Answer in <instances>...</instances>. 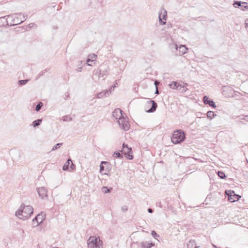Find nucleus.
Wrapping results in <instances>:
<instances>
[{
    "label": "nucleus",
    "instance_id": "f257e3e1",
    "mask_svg": "<svg viewBox=\"0 0 248 248\" xmlns=\"http://www.w3.org/2000/svg\"><path fill=\"white\" fill-rule=\"evenodd\" d=\"M33 209L31 206H23L16 213V216L22 219L29 217L33 213Z\"/></svg>",
    "mask_w": 248,
    "mask_h": 248
},
{
    "label": "nucleus",
    "instance_id": "f03ea898",
    "mask_svg": "<svg viewBox=\"0 0 248 248\" xmlns=\"http://www.w3.org/2000/svg\"><path fill=\"white\" fill-rule=\"evenodd\" d=\"M185 139V133L181 130H176L173 132L171 140L174 144H177L183 141Z\"/></svg>",
    "mask_w": 248,
    "mask_h": 248
},
{
    "label": "nucleus",
    "instance_id": "7ed1b4c3",
    "mask_svg": "<svg viewBox=\"0 0 248 248\" xmlns=\"http://www.w3.org/2000/svg\"><path fill=\"white\" fill-rule=\"evenodd\" d=\"M102 242L99 237L90 236L88 240V248H102Z\"/></svg>",
    "mask_w": 248,
    "mask_h": 248
},
{
    "label": "nucleus",
    "instance_id": "20e7f679",
    "mask_svg": "<svg viewBox=\"0 0 248 248\" xmlns=\"http://www.w3.org/2000/svg\"><path fill=\"white\" fill-rule=\"evenodd\" d=\"M225 194L228 196V200L231 202L237 201L241 198L239 195L236 194L234 191L231 190L225 191Z\"/></svg>",
    "mask_w": 248,
    "mask_h": 248
},
{
    "label": "nucleus",
    "instance_id": "39448f33",
    "mask_svg": "<svg viewBox=\"0 0 248 248\" xmlns=\"http://www.w3.org/2000/svg\"><path fill=\"white\" fill-rule=\"evenodd\" d=\"M120 126L123 129L127 130L130 128V124L128 119L126 117H122L120 120H118Z\"/></svg>",
    "mask_w": 248,
    "mask_h": 248
},
{
    "label": "nucleus",
    "instance_id": "423d86ee",
    "mask_svg": "<svg viewBox=\"0 0 248 248\" xmlns=\"http://www.w3.org/2000/svg\"><path fill=\"white\" fill-rule=\"evenodd\" d=\"M121 152L123 153L128 159L131 160L133 158L131 148L128 147L127 145L123 144V150Z\"/></svg>",
    "mask_w": 248,
    "mask_h": 248
},
{
    "label": "nucleus",
    "instance_id": "0eeeda50",
    "mask_svg": "<svg viewBox=\"0 0 248 248\" xmlns=\"http://www.w3.org/2000/svg\"><path fill=\"white\" fill-rule=\"evenodd\" d=\"M110 165L108 162L103 161L101 163L100 167V172L102 174H107L109 171Z\"/></svg>",
    "mask_w": 248,
    "mask_h": 248
},
{
    "label": "nucleus",
    "instance_id": "6e6552de",
    "mask_svg": "<svg viewBox=\"0 0 248 248\" xmlns=\"http://www.w3.org/2000/svg\"><path fill=\"white\" fill-rule=\"evenodd\" d=\"M75 166L71 159H68L62 167L64 170L73 171L75 170Z\"/></svg>",
    "mask_w": 248,
    "mask_h": 248
},
{
    "label": "nucleus",
    "instance_id": "1a4fd4ad",
    "mask_svg": "<svg viewBox=\"0 0 248 248\" xmlns=\"http://www.w3.org/2000/svg\"><path fill=\"white\" fill-rule=\"evenodd\" d=\"M45 215L41 213L38 214L35 218L33 219L32 222L34 226H37L39 224L41 223L45 218Z\"/></svg>",
    "mask_w": 248,
    "mask_h": 248
},
{
    "label": "nucleus",
    "instance_id": "9d476101",
    "mask_svg": "<svg viewBox=\"0 0 248 248\" xmlns=\"http://www.w3.org/2000/svg\"><path fill=\"white\" fill-rule=\"evenodd\" d=\"M113 116L116 119L120 120V119L122 118V117H124L122 114V111L120 108H116L113 112Z\"/></svg>",
    "mask_w": 248,
    "mask_h": 248
},
{
    "label": "nucleus",
    "instance_id": "9b49d317",
    "mask_svg": "<svg viewBox=\"0 0 248 248\" xmlns=\"http://www.w3.org/2000/svg\"><path fill=\"white\" fill-rule=\"evenodd\" d=\"M167 17V12L165 11H161L159 16V21L162 23L163 24H165L166 23Z\"/></svg>",
    "mask_w": 248,
    "mask_h": 248
},
{
    "label": "nucleus",
    "instance_id": "f8f14e48",
    "mask_svg": "<svg viewBox=\"0 0 248 248\" xmlns=\"http://www.w3.org/2000/svg\"><path fill=\"white\" fill-rule=\"evenodd\" d=\"M97 59V56L94 54H90L88 56V58L87 60V64L88 65L92 66L91 62H95Z\"/></svg>",
    "mask_w": 248,
    "mask_h": 248
},
{
    "label": "nucleus",
    "instance_id": "ddd939ff",
    "mask_svg": "<svg viewBox=\"0 0 248 248\" xmlns=\"http://www.w3.org/2000/svg\"><path fill=\"white\" fill-rule=\"evenodd\" d=\"M148 104L149 106L152 105V107L150 109L147 111V112H152L155 110L157 105V104L154 101H150Z\"/></svg>",
    "mask_w": 248,
    "mask_h": 248
},
{
    "label": "nucleus",
    "instance_id": "4468645a",
    "mask_svg": "<svg viewBox=\"0 0 248 248\" xmlns=\"http://www.w3.org/2000/svg\"><path fill=\"white\" fill-rule=\"evenodd\" d=\"M203 101L204 104H208L210 106H212L214 108L216 107L215 102L213 101L209 100L207 96H204L203 98Z\"/></svg>",
    "mask_w": 248,
    "mask_h": 248
},
{
    "label": "nucleus",
    "instance_id": "2eb2a0df",
    "mask_svg": "<svg viewBox=\"0 0 248 248\" xmlns=\"http://www.w3.org/2000/svg\"><path fill=\"white\" fill-rule=\"evenodd\" d=\"M178 85H179V87L178 89H177L178 90H181V91L182 92H186L187 90L186 88V86H187V83L184 82H182L181 83L179 82Z\"/></svg>",
    "mask_w": 248,
    "mask_h": 248
},
{
    "label": "nucleus",
    "instance_id": "dca6fc26",
    "mask_svg": "<svg viewBox=\"0 0 248 248\" xmlns=\"http://www.w3.org/2000/svg\"><path fill=\"white\" fill-rule=\"evenodd\" d=\"M178 84L179 82L176 81H173L169 84V86L171 89H177L179 87V85Z\"/></svg>",
    "mask_w": 248,
    "mask_h": 248
},
{
    "label": "nucleus",
    "instance_id": "f3484780",
    "mask_svg": "<svg viewBox=\"0 0 248 248\" xmlns=\"http://www.w3.org/2000/svg\"><path fill=\"white\" fill-rule=\"evenodd\" d=\"M179 51L181 54H184L187 51V48L185 46H181L179 48Z\"/></svg>",
    "mask_w": 248,
    "mask_h": 248
},
{
    "label": "nucleus",
    "instance_id": "a211bd4d",
    "mask_svg": "<svg viewBox=\"0 0 248 248\" xmlns=\"http://www.w3.org/2000/svg\"><path fill=\"white\" fill-rule=\"evenodd\" d=\"M188 248H197L195 242L194 241H190L187 244Z\"/></svg>",
    "mask_w": 248,
    "mask_h": 248
},
{
    "label": "nucleus",
    "instance_id": "6ab92c4d",
    "mask_svg": "<svg viewBox=\"0 0 248 248\" xmlns=\"http://www.w3.org/2000/svg\"><path fill=\"white\" fill-rule=\"evenodd\" d=\"M240 7L243 10H245L248 9V5L247 2H242Z\"/></svg>",
    "mask_w": 248,
    "mask_h": 248
},
{
    "label": "nucleus",
    "instance_id": "aec40b11",
    "mask_svg": "<svg viewBox=\"0 0 248 248\" xmlns=\"http://www.w3.org/2000/svg\"><path fill=\"white\" fill-rule=\"evenodd\" d=\"M111 189H112V188H111L110 189H109L107 187H106V186H104L102 188V191L104 193H109Z\"/></svg>",
    "mask_w": 248,
    "mask_h": 248
},
{
    "label": "nucleus",
    "instance_id": "412c9836",
    "mask_svg": "<svg viewBox=\"0 0 248 248\" xmlns=\"http://www.w3.org/2000/svg\"><path fill=\"white\" fill-rule=\"evenodd\" d=\"M42 120L40 119L35 120L34 121L32 125L33 127H36L40 124V122H41Z\"/></svg>",
    "mask_w": 248,
    "mask_h": 248
},
{
    "label": "nucleus",
    "instance_id": "4be33fe9",
    "mask_svg": "<svg viewBox=\"0 0 248 248\" xmlns=\"http://www.w3.org/2000/svg\"><path fill=\"white\" fill-rule=\"evenodd\" d=\"M218 175L221 179H224V178H225L226 177V175H225L224 172H223V171H218Z\"/></svg>",
    "mask_w": 248,
    "mask_h": 248
},
{
    "label": "nucleus",
    "instance_id": "5701e85b",
    "mask_svg": "<svg viewBox=\"0 0 248 248\" xmlns=\"http://www.w3.org/2000/svg\"><path fill=\"white\" fill-rule=\"evenodd\" d=\"M214 113L213 111H208L207 114V116L208 118H210V119H212L214 117Z\"/></svg>",
    "mask_w": 248,
    "mask_h": 248
},
{
    "label": "nucleus",
    "instance_id": "b1692460",
    "mask_svg": "<svg viewBox=\"0 0 248 248\" xmlns=\"http://www.w3.org/2000/svg\"><path fill=\"white\" fill-rule=\"evenodd\" d=\"M113 156L114 157H122V154L120 152H114Z\"/></svg>",
    "mask_w": 248,
    "mask_h": 248
},
{
    "label": "nucleus",
    "instance_id": "393cba45",
    "mask_svg": "<svg viewBox=\"0 0 248 248\" xmlns=\"http://www.w3.org/2000/svg\"><path fill=\"white\" fill-rule=\"evenodd\" d=\"M42 106V103L41 102H40V103H39L36 107V111H38L40 109V108H41Z\"/></svg>",
    "mask_w": 248,
    "mask_h": 248
},
{
    "label": "nucleus",
    "instance_id": "a878e982",
    "mask_svg": "<svg viewBox=\"0 0 248 248\" xmlns=\"http://www.w3.org/2000/svg\"><path fill=\"white\" fill-rule=\"evenodd\" d=\"M62 145V143L57 144L56 145V146L53 148L52 150L57 149L58 148H59Z\"/></svg>",
    "mask_w": 248,
    "mask_h": 248
},
{
    "label": "nucleus",
    "instance_id": "bb28decb",
    "mask_svg": "<svg viewBox=\"0 0 248 248\" xmlns=\"http://www.w3.org/2000/svg\"><path fill=\"white\" fill-rule=\"evenodd\" d=\"M241 2L239 1H236L234 3L233 5L235 7H236V5H238V6H241Z\"/></svg>",
    "mask_w": 248,
    "mask_h": 248
},
{
    "label": "nucleus",
    "instance_id": "cd10ccee",
    "mask_svg": "<svg viewBox=\"0 0 248 248\" xmlns=\"http://www.w3.org/2000/svg\"><path fill=\"white\" fill-rule=\"evenodd\" d=\"M41 192H45V196H46V193L45 190L43 188H39V190H38V193H39V195L40 194V193Z\"/></svg>",
    "mask_w": 248,
    "mask_h": 248
},
{
    "label": "nucleus",
    "instance_id": "c85d7f7f",
    "mask_svg": "<svg viewBox=\"0 0 248 248\" xmlns=\"http://www.w3.org/2000/svg\"><path fill=\"white\" fill-rule=\"evenodd\" d=\"M27 80H22L19 81V83L21 85L25 84L27 82Z\"/></svg>",
    "mask_w": 248,
    "mask_h": 248
},
{
    "label": "nucleus",
    "instance_id": "c756f323",
    "mask_svg": "<svg viewBox=\"0 0 248 248\" xmlns=\"http://www.w3.org/2000/svg\"><path fill=\"white\" fill-rule=\"evenodd\" d=\"M152 234L155 237V236L157 235V233L155 232V231H152Z\"/></svg>",
    "mask_w": 248,
    "mask_h": 248
},
{
    "label": "nucleus",
    "instance_id": "7c9ffc66",
    "mask_svg": "<svg viewBox=\"0 0 248 248\" xmlns=\"http://www.w3.org/2000/svg\"><path fill=\"white\" fill-rule=\"evenodd\" d=\"M148 212L150 213H152V210L150 208L148 209Z\"/></svg>",
    "mask_w": 248,
    "mask_h": 248
},
{
    "label": "nucleus",
    "instance_id": "2f4dec72",
    "mask_svg": "<svg viewBox=\"0 0 248 248\" xmlns=\"http://www.w3.org/2000/svg\"><path fill=\"white\" fill-rule=\"evenodd\" d=\"M19 22H16V23H14V25H16V24H19Z\"/></svg>",
    "mask_w": 248,
    "mask_h": 248
},
{
    "label": "nucleus",
    "instance_id": "473e14b6",
    "mask_svg": "<svg viewBox=\"0 0 248 248\" xmlns=\"http://www.w3.org/2000/svg\"><path fill=\"white\" fill-rule=\"evenodd\" d=\"M157 84H158V83L157 81H155V84L156 85H157Z\"/></svg>",
    "mask_w": 248,
    "mask_h": 248
},
{
    "label": "nucleus",
    "instance_id": "72a5a7b5",
    "mask_svg": "<svg viewBox=\"0 0 248 248\" xmlns=\"http://www.w3.org/2000/svg\"><path fill=\"white\" fill-rule=\"evenodd\" d=\"M156 93H158V91L157 89H156Z\"/></svg>",
    "mask_w": 248,
    "mask_h": 248
}]
</instances>
